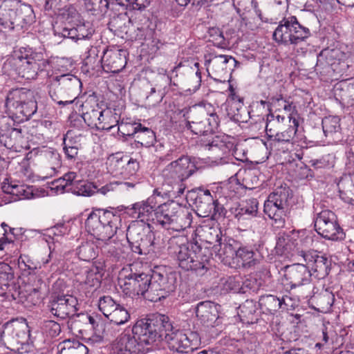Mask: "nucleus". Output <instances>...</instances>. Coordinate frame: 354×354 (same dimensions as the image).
<instances>
[{
	"label": "nucleus",
	"mask_w": 354,
	"mask_h": 354,
	"mask_svg": "<svg viewBox=\"0 0 354 354\" xmlns=\"http://www.w3.org/2000/svg\"><path fill=\"white\" fill-rule=\"evenodd\" d=\"M197 168L188 156H183L169 163L161 171V186L153 190L154 195L162 198H177L184 194L187 188L185 180Z\"/></svg>",
	"instance_id": "nucleus-1"
},
{
	"label": "nucleus",
	"mask_w": 354,
	"mask_h": 354,
	"mask_svg": "<svg viewBox=\"0 0 354 354\" xmlns=\"http://www.w3.org/2000/svg\"><path fill=\"white\" fill-rule=\"evenodd\" d=\"M49 63L42 52L30 47H21L6 60L3 70L10 76L16 75L25 80H35L39 72L46 70Z\"/></svg>",
	"instance_id": "nucleus-2"
},
{
	"label": "nucleus",
	"mask_w": 354,
	"mask_h": 354,
	"mask_svg": "<svg viewBox=\"0 0 354 354\" xmlns=\"http://www.w3.org/2000/svg\"><path fill=\"white\" fill-rule=\"evenodd\" d=\"M185 241L183 237L171 238L169 241L171 253L176 255L178 266L182 269L203 274L209 267L208 250L203 249L197 243H185Z\"/></svg>",
	"instance_id": "nucleus-3"
},
{
	"label": "nucleus",
	"mask_w": 354,
	"mask_h": 354,
	"mask_svg": "<svg viewBox=\"0 0 354 354\" xmlns=\"http://www.w3.org/2000/svg\"><path fill=\"white\" fill-rule=\"evenodd\" d=\"M185 120V127L194 134L209 136L219 124V118L210 103L201 102L180 111Z\"/></svg>",
	"instance_id": "nucleus-4"
},
{
	"label": "nucleus",
	"mask_w": 354,
	"mask_h": 354,
	"mask_svg": "<svg viewBox=\"0 0 354 354\" xmlns=\"http://www.w3.org/2000/svg\"><path fill=\"white\" fill-rule=\"evenodd\" d=\"M172 330V324L167 316L153 315L147 319L138 320L132 328V333L142 346L152 351L157 343L163 340L165 332Z\"/></svg>",
	"instance_id": "nucleus-5"
},
{
	"label": "nucleus",
	"mask_w": 354,
	"mask_h": 354,
	"mask_svg": "<svg viewBox=\"0 0 354 354\" xmlns=\"http://www.w3.org/2000/svg\"><path fill=\"white\" fill-rule=\"evenodd\" d=\"M126 236L134 253L153 259L162 252V243L156 237L149 224L132 223L127 230Z\"/></svg>",
	"instance_id": "nucleus-6"
},
{
	"label": "nucleus",
	"mask_w": 354,
	"mask_h": 354,
	"mask_svg": "<svg viewBox=\"0 0 354 354\" xmlns=\"http://www.w3.org/2000/svg\"><path fill=\"white\" fill-rule=\"evenodd\" d=\"M120 221V216L113 210L93 209L87 216L85 227L97 240L109 244L112 242Z\"/></svg>",
	"instance_id": "nucleus-7"
},
{
	"label": "nucleus",
	"mask_w": 354,
	"mask_h": 354,
	"mask_svg": "<svg viewBox=\"0 0 354 354\" xmlns=\"http://www.w3.org/2000/svg\"><path fill=\"white\" fill-rule=\"evenodd\" d=\"M6 113L17 122L29 120L37 110L34 92L25 88L10 91L5 102Z\"/></svg>",
	"instance_id": "nucleus-8"
},
{
	"label": "nucleus",
	"mask_w": 354,
	"mask_h": 354,
	"mask_svg": "<svg viewBox=\"0 0 354 354\" xmlns=\"http://www.w3.org/2000/svg\"><path fill=\"white\" fill-rule=\"evenodd\" d=\"M49 95L59 105H68L74 102L82 84L80 80L71 74H64L50 78Z\"/></svg>",
	"instance_id": "nucleus-9"
},
{
	"label": "nucleus",
	"mask_w": 354,
	"mask_h": 354,
	"mask_svg": "<svg viewBox=\"0 0 354 354\" xmlns=\"http://www.w3.org/2000/svg\"><path fill=\"white\" fill-rule=\"evenodd\" d=\"M310 35V30L301 26L295 16L283 18L273 32V39L279 44L296 45Z\"/></svg>",
	"instance_id": "nucleus-10"
},
{
	"label": "nucleus",
	"mask_w": 354,
	"mask_h": 354,
	"mask_svg": "<svg viewBox=\"0 0 354 354\" xmlns=\"http://www.w3.org/2000/svg\"><path fill=\"white\" fill-rule=\"evenodd\" d=\"M315 228L326 239L338 241L344 238V231L337 221V216L329 209H324L317 214Z\"/></svg>",
	"instance_id": "nucleus-11"
},
{
	"label": "nucleus",
	"mask_w": 354,
	"mask_h": 354,
	"mask_svg": "<svg viewBox=\"0 0 354 354\" xmlns=\"http://www.w3.org/2000/svg\"><path fill=\"white\" fill-rule=\"evenodd\" d=\"M172 330L174 328L172 327ZM171 351L181 353H187L196 349L201 344V338L197 332L189 331L183 333L180 330L167 331L164 335Z\"/></svg>",
	"instance_id": "nucleus-12"
},
{
	"label": "nucleus",
	"mask_w": 354,
	"mask_h": 354,
	"mask_svg": "<svg viewBox=\"0 0 354 354\" xmlns=\"http://www.w3.org/2000/svg\"><path fill=\"white\" fill-rule=\"evenodd\" d=\"M348 57V54L339 48L324 49L317 56L316 70L320 73H341L348 66L346 62Z\"/></svg>",
	"instance_id": "nucleus-13"
},
{
	"label": "nucleus",
	"mask_w": 354,
	"mask_h": 354,
	"mask_svg": "<svg viewBox=\"0 0 354 354\" xmlns=\"http://www.w3.org/2000/svg\"><path fill=\"white\" fill-rule=\"evenodd\" d=\"M204 64L209 76L214 80L225 82L235 68L237 61L230 55L209 54L205 55Z\"/></svg>",
	"instance_id": "nucleus-14"
},
{
	"label": "nucleus",
	"mask_w": 354,
	"mask_h": 354,
	"mask_svg": "<svg viewBox=\"0 0 354 354\" xmlns=\"http://www.w3.org/2000/svg\"><path fill=\"white\" fill-rule=\"evenodd\" d=\"M151 274L146 273H130L123 279H120L119 285L123 293L130 297L143 296L145 299L149 295Z\"/></svg>",
	"instance_id": "nucleus-15"
},
{
	"label": "nucleus",
	"mask_w": 354,
	"mask_h": 354,
	"mask_svg": "<svg viewBox=\"0 0 354 354\" xmlns=\"http://www.w3.org/2000/svg\"><path fill=\"white\" fill-rule=\"evenodd\" d=\"M151 281L149 295L146 297V299L153 302L166 298L176 288V278L172 273L163 274L154 271Z\"/></svg>",
	"instance_id": "nucleus-16"
},
{
	"label": "nucleus",
	"mask_w": 354,
	"mask_h": 354,
	"mask_svg": "<svg viewBox=\"0 0 354 354\" xmlns=\"http://www.w3.org/2000/svg\"><path fill=\"white\" fill-rule=\"evenodd\" d=\"M48 307L51 315L64 319L77 315L79 304L75 296L59 293L51 297Z\"/></svg>",
	"instance_id": "nucleus-17"
},
{
	"label": "nucleus",
	"mask_w": 354,
	"mask_h": 354,
	"mask_svg": "<svg viewBox=\"0 0 354 354\" xmlns=\"http://www.w3.org/2000/svg\"><path fill=\"white\" fill-rule=\"evenodd\" d=\"M114 354H147L148 348L142 346L135 335L122 333L113 342Z\"/></svg>",
	"instance_id": "nucleus-18"
},
{
	"label": "nucleus",
	"mask_w": 354,
	"mask_h": 354,
	"mask_svg": "<svg viewBox=\"0 0 354 354\" xmlns=\"http://www.w3.org/2000/svg\"><path fill=\"white\" fill-rule=\"evenodd\" d=\"M286 286L291 289L310 285L311 272L304 264H294L286 267L284 275Z\"/></svg>",
	"instance_id": "nucleus-19"
},
{
	"label": "nucleus",
	"mask_w": 354,
	"mask_h": 354,
	"mask_svg": "<svg viewBox=\"0 0 354 354\" xmlns=\"http://www.w3.org/2000/svg\"><path fill=\"white\" fill-rule=\"evenodd\" d=\"M303 257L311 272V277L322 279L327 277L330 270L331 261L325 255L317 252L304 253Z\"/></svg>",
	"instance_id": "nucleus-20"
},
{
	"label": "nucleus",
	"mask_w": 354,
	"mask_h": 354,
	"mask_svg": "<svg viewBox=\"0 0 354 354\" xmlns=\"http://www.w3.org/2000/svg\"><path fill=\"white\" fill-rule=\"evenodd\" d=\"M102 62L103 69L106 72L118 73L127 64V52L124 50L111 48L103 51V56L97 60Z\"/></svg>",
	"instance_id": "nucleus-21"
},
{
	"label": "nucleus",
	"mask_w": 354,
	"mask_h": 354,
	"mask_svg": "<svg viewBox=\"0 0 354 354\" xmlns=\"http://www.w3.org/2000/svg\"><path fill=\"white\" fill-rule=\"evenodd\" d=\"M171 78L167 75H160L157 77L156 84L153 86L149 82L146 83L145 96L149 106H154L162 102L168 91Z\"/></svg>",
	"instance_id": "nucleus-22"
},
{
	"label": "nucleus",
	"mask_w": 354,
	"mask_h": 354,
	"mask_svg": "<svg viewBox=\"0 0 354 354\" xmlns=\"http://www.w3.org/2000/svg\"><path fill=\"white\" fill-rule=\"evenodd\" d=\"M219 306L209 301L200 302L196 308V314L201 323L205 327H216L221 324L218 315Z\"/></svg>",
	"instance_id": "nucleus-23"
},
{
	"label": "nucleus",
	"mask_w": 354,
	"mask_h": 354,
	"mask_svg": "<svg viewBox=\"0 0 354 354\" xmlns=\"http://www.w3.org/2000/svg\"><path fill=\"white\" fill-rule=\"evenodd\" d=\"M201 145L211 151L213 158L222 159L230 153L233 144L225 136H215L212 139L201 140Z\"/></svg>",
	"instance_id": "nucleus-24"
},
{
	"label": "nucleus",
	"mask_w": 354,
	"mask_h": 354,
	"mask_svg": "<svg viewBox=\"0 0 354 354\" xmlns=\"http://www.w3.org/2000/svg\"><path fill=\"white\" fill-rule=\"evenodd\" d=\"M55 35L58 34L64 38H68L74 41L82 39H89L93 35L95 30L91 24L86 21H80L75 26H66L63 28L60 32L55 31Z\"/></svg>",
	"instance_id": "nucleus-25"
},
{
	"label": "nucleus",
	"mask_w": 354,
	"mask_h": 354,
	"mask_svg": "<svg viewBox=\"0 0 354 354\" xmlns=\"http://www.w3.org/2000/svg\"><path fill=\"white\" fill-rule=\"evenodd\" d=\"M176 208L179 209V204L173 201L159 205L156 209L154 217L152 218L154 223L160 225L166 230H171L174 218Z\"/></svg>",
	"instance_id": "nucleus-26"
},
{
	"label": "nucleus",
	"mask_w": 354,
	"mask_h": 354,
	"mask_svg": "<svg viewBox=\"0 0 354 354\" xmlns=\"http://www.w3.org/2000/svg\"><path fill=\"white\" fill-rule=\"evenodd\" d=\"M155 196H158L154 195L153 192V195L147 200L137 202L132 205V207L129 209L130 215L132 218L140 219V221H135L134 223H145V222L153 218V213H155L156 209H154L156 206Z\"/></svg>",
	"instance_id": "nucleus-27"
},
{
	"label": "nucleus",
	"mask_w": 354,
	"mask_h": 354,
	"mask_svg": "<svg viewBox=\"0 0 354 354\" xmlns=\"http://www.w3.org/2000/svg\"><path fill=\"white\" fill-rule=\"evenodd\" d=\"M288 120L290 122L288 127L282 131H278L271 140V141L274 142V145L277 148H279L281 144L292 146L297 142L296 134L299 127L298 118L294 116H289Z\"/></svg>",
	"instance_id": "nucleus-28"
},
{
	"label": "nucleus",
	"mask_w": 354,
	"mask_h": 354,
	"mask_svg": "<svg viewBox=\"0 0 354 354\" xmlns=\"http://www.w3.org/2000/svg\"><path fill=\"white\" fill-rule=\"evenodd\" d=\"M83 136L81 133L69 130L63 138V150L68 160H74L78 155L81 148Z\"/></svg>",
	"instance_id": "nucleus-29"
},
{
	"label": "nucleus",
	"mask_w": 354,
	"mask_h": 354,
	"mask_svg": "<svg viewBox=\"0 0 354 354\" xmlns=\"http://www.w3.org/2000/svg\"><path fill=\"white\" fill-rule=\"evenodd\" d=\"M277 199L268 196L264 203V212L268 217L274 221L277 227H282L285 223L286 212L288 207Z\"/></svg>",
	"instance_id": "nucleus-30"
},
{
	"label": "nucleus",
	"mask_w": 354,
	"mask_h": 354,
	"mask_svg": "<svg viewBox=\"0 0 354 354\" xmlns=\"http://www.w3.org/2000/svg\"><path fill=\"white\" fill-rule=\"evenodd\" d=\"M288 297H283L279 299L272 295L261 296L259 299V304L261 309L264 313L274 314L279 309L288 310V301H290Z\"/></svg>",
	"instance_id": "nucleus-31"
},
{
	"label": "nucleus",
	"mask_w": 354,
	"mask_h": 354,
	"mask_svg": "<svg viewBox=\"0 0 354 354\" xmlns=\"http://www.w3.org/2000/svg\"><path fill=\"white\" fill-rule=\"evenodd\" d=\"M298 232L292 231L290 234H279L275 250L276 252L281 256L288 257L297 246Z\"/></svg>",
	"instance_id": "nucleus-32"
},
{
	"label": "nucleus",
	"mask_w": 354,
	"mask_h": 354,
	"mask_svg": "<svg viewBox=\"0 0 354 354\" xmlns=\"http://www.w3.org/2000/svg\"><path fill=\"white\" fill-rule=\"evenodd\" d=\"M1 189L5 194L10 195L9 202L28 199L32 196V190L30 187L8 181L3 183Z\"/></svg>",
	"instance_id": "nucleus-33"
},
{
	"label": "nucleus",
	"mask_w": 354,
	"mask_h": 354,
	"mask_svg": "<svg viewBox=\"0 0 354 354\" xmlns=\"http://www.w3.org/2000/svg\"><path fill=\"white\" fill-rule=\"evenodd\" d=\"M234 263L245 268L254 266L257 263L256 253L253 248L248 245H241L236 250Z\"/></svg>",
	"instance_id": "nucleus-34"
},
{
	"label": "nucleus",
	"mask_w": 354,
	"mask_h": 354,
	"mask_svg": "<svg viewBox=\"0 0 354 354\" xmlns=\"http://www.w3.org/2000/svg\"><path fill=\"white\" fill-rule=\"evenodd\" d=\"M7 328L11 330L12 337L17 344L24 345L28 342L30 330L26 319L12 320L8 324Z\"/></svg>",
	"instance_id": "nucleus-35"
},
{
	"label": "nucleus",
	"mask_w": 354,
	"mask_h": 354,
	"mask_svg": "<svg viewBox=\"0 0 354 354\" xmlns=\"http://www.w3.org/2000/svg\"><path fill=\"white\" fill-rule=\"evenodd\" d=\"M337 186L342 200L354 205V174L342 176Z\"/></svg>",
	"instance_id": "nucleus-36"
},
{
	"label": "nucleus",
	"mask_w": 354,
	"mask_h": 354,
	"mask_svg": "<svg viewBox=\"0 0 354 354\" xmlns=\"http://www.w3.org/2000/svg\"><path fill=\"white\" fill-rule=\"evenodd\" d=\"M259 203L256 198L245 200L235 209L234 216L239 221L251 219L257 216Z\"/></svg>",
	"instance_id": "nucleus-37"
},
{
	"label": "nucleus",
	"mask_w": 354,
	"mask_h": 354,
	"mask_svg": "<svg viewBox=\"0 0 354 354\" xmlns=\"http://www.w3.org/2000/svg\"><path fill=\"white\" fill-rule=\"evenodd\" d=\"M82 107V118L84 121L91 128L97 129L98 123L100 120V113L102 109L96 103H95L94 106L91 105L88 100L86 101Z\"/></svg>",
	"instance_id": "nucleus-38"
},
{
	"label": "nucleus",
	"mask_w": 354,
	"mask_h": 354,
	"mask_svg": "<svg viewBox=\"0 0 354 354\" xmlns=\"http://www.w3.org/2000/svg\"><path fill=\"white\" fill-rule=\"evenodd\" d=\"M100 120L97 130H110L118 124L120 120V113L115 109L106 108L100 113Z\"/></svg>",
	"instance_id": "nucleus-39"
},
{
	"label": "nucleus",
	"mask_w": 354,
	"mask_h": 354,
	"mask_svg": "<svg viewBox=\"0 0 354 354\" xmlns=\"http://www.w3.org/2000/svg\"><path fill=\"white\" fill-rule=\"evenodd\" d=\"M174 218L172 223L171 230L180 232L191 226L192 222V212L179 205V209L176 208Z\"/></svg>",
	"instance_id": "nucleus-40"
},
{
	"label": "nucleus",
	"mask_w": 354,
	"mask_h": 354,
	"mask_svg": "<svg viewBox=\"0 0 354 354\" xmlns=\"http://www.w3.org/2000/svg\"><path fill=\"white\" fill-rule=\"evenodd\" d=\"M104 273V263H95L86 272L84 283L89 287L97 289L100 287L102 277Z\"/></svg>",
	"instance_id": "nucleus-41"
},
{
	"label": "nucleus",
	"mask_w": 354,
	"mask_h": 354,
	"mask_svg": "<svg viewBox=\"0 0 354 354\" xmlns=\"http://www.w3.org/2000/svg\"><path fill=\"white\" fill-rule=\"evenodd\" d=\"M59 354H88V348L77 340L66 339L58 344Z\"/></svg>",
	"instance_id": "nucleus-42"
},
{
	"label": "nucleus",
	"mask_w": 354,
	"mask_h": 354,
	"mask_svg": "<svg viewBox=\"0 0 354 354\" xmlns=\"http://www.w3.org/2000/svg\"><path fill=\"white\" fill-rule=\"evenodd\" d=\"M125 155L122 153H116L109 156L106 160V168L109 173L114 176H122L125 166Z\"/></svg>",
	"instance_id": "nucleus-43"
},
{
	"label": "nucleus",
	"mask_w": 354,
	"mask_h": 354,
	"mask_svg": "<svg viewBox=\"0 0 354 354\" xmlns=\"http://www.w3.org/2000/svg\"><path fill=\"white\" fill-rule=\"evenodd\" d=\"M77 178V174L70 171L52 183L51 189L54 190L56 194H62L66 192H71V186L73 181Z\"/></svg>",
	"instance_id": "nucleus-44"
},
{
	"label": "nucleus",
	"mask_w": 354,
	"mask_h": 354,
	"mask_svg": "<svg viewBox=\"0 0 354 354\" xmlns=\"http://www.w3.org/2000/svg\"><path fill=\"white\" fill-rule=\"evenodd\" d=\"M21 17H18L14 10L8 12H0V31L6 32L14 30L18 26H21L18 23Z\"/></svg>",
	"instance_id": "nucleus-45"
},
{
	"label": "nucleus",
	"mask_w": 354,
	"mask_h": 354,
	"mask_svg": "<svg viewBox=\"0 0 354 354\" xmlns=\"http://www.w3.org/2000/svg\"><path fill=\"white\" fill-rule=\"evenodd\" d=\"M239 315L243 323L253 324L257 319V307L255 303L252 300H246L239 307Z\"/></svg>",
	"instance_id": "nucleus-46"
},
{
	"label": "nucleus",
	"mask_w": 354,
	"mask_h": 354,
	"mask_svg": "<svg viewBox=\"0 0 354 354\" xmlns=\"http://www.w3.org/2000/svg\"><path fill=\"white\" fill-rule=\"evenodd\" d=\"M97 186L92 183L84 180H73L71 192L82 196H91L96 193Z\"/></svg>",
	"instance_id": "nucleus-47"
},
{
	"label": "nucleus",
	"mask_w": 354,
	"mask_h": 354,
	"mask_svg": "<svg viewBox=\"0 0 354 354\" xmlns=\"http://www.w3.org/2000/svg\"><path fill=\"white\" fill-rule=\"evenodd\" d=\"M14 278V272L11 266L4 262H0V295H6L9 282Z\"/></svg>",
	"instance_id": "nucleus-48"
},
{
	"label": "nucleus",
	"mask_w": 354,
	"mask_h": 354,
	"mask_svg": "<svg viewBox=\"0 0 354 354\" xmlns=\"http://www.w3.org/2000/svg\"><path fill=\"white\" fill-rule=\"evenodd\" d=\"M135 137L137 139V143L145 147H149L156 142L154 132L151 129L143 127L141 124Z\"/></svg>",
	"instance_id": "nucleus-49"
},
{
	"label": "nucleus",
	"mask_w": 354,
	"mask_h": 354,
	"mask_svg": "<svg viewBox=\"0 0 354 354\" xmlns=\"http://www.w3.org/2000/svg\"><path fill=\"white\" fill-rule=\"evenodd\" d=\"M97 247L93 242H85L77 249V254L80 260L89 261L97 256Z\"/></svg>",
	"instance_id": "nucleus-50"
},
{
	"label": "nucleus",
	"mask_w": 354,
	"mask_h": 354,
	"mask_svg": "<svg viewBox=\"0 0 354 354\" xmlns=\"http://www.w3.org/2000/svg\"><path fill=\"white\" fill-rule=\"evenodd\" d=\"M215 200L213 197H198L196 200V207L203 217L210 216L215 212L216 205L214 203Z\"/></svg>",
	"instance_id": "nucleus-51"
},
{
	"label": "nucleus",
	"mask_w": 354,
	"mask_h": 354,
	"mask_svg": "<svg viewBox=\"0 0 354 354\" xmlns=\"http://www.w3.org/2000/svg\"><path fill=\"white\" fill-rule=\"evenodd\" d=\"M118 131L119 135L124 138L136 136V133L140 128V123L136 122H124L123 120L118 122Z\"/></svg>",
	"instance_id": "nucleus-52"
},
{
	"label": "nucleus",
	"mask_w": 354,
	"mask_h": 354,
	"mask_svg": "<svg viewBox=\"0 0 354 354\" xmlns=\"http://www.w3.org/2000/svg\"><path fill=\"white\" fill-rule=\"evenodd\" d=\"M107 318L117 325H122L129 320L130 314L125 308L119 304L118 308H116Z\"/></svg>",
	"instance_id": "nucleus-53"
},
{
	"label": "nucleus",
	"mask_w": 354,
	"mask_h": 354,
	"mask_svg": "<svg viewBox=\"0 0 354 354\" xmlns=\"http://www.w3.org/2000/svg\"><path fill=\"white\" fill-rule=\"evenodd\" d=\"M322 128L326 136L337 132L340 129L339 119L337 116H328L322 120Z\"/></svg>",
	"instance_id": "nucleus-54"
},
{
	"label": "nucleus",
	"mask_w": 354,
	"mask_h": 354,
	"mask_svg": "<svg viewBox=\"0 0 354 354\" xmlns=\"http://www.w3.org/2000/svg\"><path fill=\"white\" fill-rule=\"evenodd\" d=\"M118 305L119 304L110 296H103L100 298L98 301L100 310L106 317H108L116 308H118Z\"/></svg>",
	"instance_id": "nucleus-55"
},
{
	"label": "nucleus",
	"mask_w": 354,
	"mask_h": 354,
	"mask_svg": "<svg viewBox=\"0 0 354 354\" xmlns=\"http://www.w3.org/2000/svg\"><path fill=\"white\" fill-rule=\"evenodd\" d=\"M291 196L290 189L285 185L284 186L277 187L268 196L277 199L279 202L281 203V205L283 204L288 207V200L291 198Z\"/></svg>",
	"instance_id": "nucleus-56"
},
{
	"label": "nucleus",
	"mask_w": 354,
	"mask_h": 354,
	"mask_svg": "<svg viewBox=\"0 0 354 354\" xmlns=\"http://www.w3.org/2000/svg\"><path fill=\"white\" fill-rule=\"evenodd\" d=\"M206 241L212 245L214 251H217L218 247H221V232L220 230L209 227L205 231Z\"/></svg>",
	"instance_id": "nucleus-57"
},
{
	"label": "nucleus",
	"mask_w": 354,
	"mask_h": 354,
	"mask_svg": "<svg viewBox=\"0 0 354 354\" xmlns=\"http://www.w3.org/2000/svg\"><path fill=\"white\" fill-rule=\"evenodd\" d=\"M234 242V240L229 241L227 243H223L221 242V247H218L217 251L214 252H217V255L223 261L225 260V259L235 257L236 249L233 246Z\"/></svg>",
	"instance_id": "nucleus-58"
},
{
	"label": "nucleus",
	"mask_w": 354,
	"mask_h": 354,
	"mask_svg": "<svg viewBox=\"0 0 354 354\" xmlns=\"http://www.w3.org/2000/svg\"><path fill=\"white\" fill-rule=\"evenodd\" d=\"M68 233V228L64 224H57L47 229L45 236L51 239L53 242L58 241V238Z\"/></svg>",
	"instance_id": "nucleus-59"
},
{
	"label": "nucleus",
	"mask_w": 354,
	"mask_h": 354,
	"mask_svg": "<svg viewBox=\"0 0 354 354\" xmlns=\"http://www.w3.org/2000/svg\"><path fill=\"white\" fill-rule=\"evenodd\" d=\"M19 268L26 272L28 274H35L37 266L35 263L26 255H20L18 259Z\"/></svg>",
	"instance_id": "nucleus-60"
},
{
	"label": "nucleus",
	"mask_w": 354,
	"mask_h": 354,
	"mask_svg": "<svg viewBox=\"0 0 354 354\" xmlns=\"http://www.w3.org/2000/svg\"><path fill=\"white\" fill-rule=\"evenodd\" d=\"M125 166L123 169L122 176L124 178L134 175L139 169V162L132 158L125 155Z\"/></svg>",
	"instance_id": "nucleus-61"
},
{
	"label": "nucleus",
	"mask_w": 354,
	"mask_h": 354,
	"mask_svg": "<svg viewBox=\"0 0 354 354\" xmlns=\"http://www.w3.org/2000/svg\"><path fill=\"white\" fill-rule=\"evenodd\" d=\"M266 133L270 140H271L280 129V126L274 120V114L267 115L266 124Z\"/></svg>",
	"instance_id": "nucleus-62"
},
{
	"label": "nucleus",
	"mask_w": 354,
	"mask_h": 354,
	"mask_svg": "<svg viewBox=\"0 0 354 354\" xmlns=\"http://www.w3.org/2000/svg\"><path fill=\"white\" fill-rule=\"evenodd\" d=\"M117 3L122 6L130 7L133 10H142L149 4V0H115Z\"/></svg>",
	"instance_id": "nucleus-63"
},
{
	"label": "nucleus",
	"mask_w": 354,
	"mask_h": 354,
	"mask_svg": "<svg viewBox=\"0 0 354 354\" xmlns=\"http://www.w3.org/2000/svg\"><path fill=\"white\" fill-rule=\"evenodd\" d=\"M50 252L46 258H43L41 261V265L44 267L49 262L53 261V263L50 266V270H55V267L57 266L60 262V258L57 257V254L55 251V247L52 248L51 245H49Z\"/></svg>",
	"instance_id": "nucleus-64"
}]
</instances>
